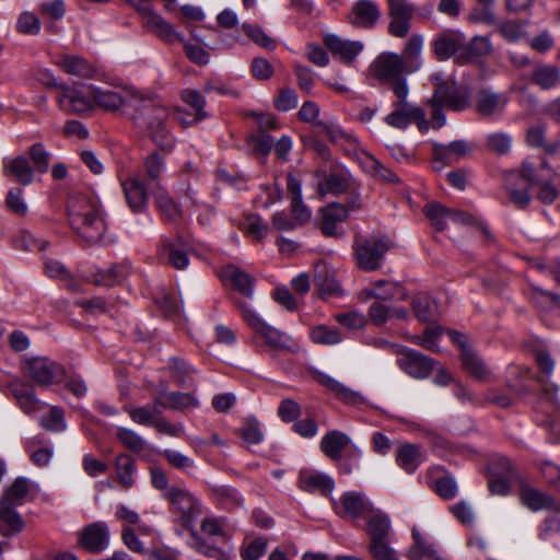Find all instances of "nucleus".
Returning a JSON list of instances; mask_svg holds the SVG:
<instances>
[{"label": "nucleus", "instance_id": "50", "mask_svg": "<svg viewBox=\"0 0 560 560\" xmlns=\"http://www.w3.org/2000/svg\"><path fill=\"white\" fill-rule=\"evenodd\" d=\"M127 411L133 422L141 425L153 427L158 419L156 416L162 412V408L156 406V404L153 401L152 405L130 408Z\"/></svg>", "mask_w": 560, "mask_h": 560}, {"label": "nucleus", "instance_id": "28", "mask_svg": "<svg viewBox=\"0 0 560 560\" xmlns=\"http://www.w3.org/2000/svg\"><path fill=\"white\" fill-rule=\"evenodd\" d=\"M365 520V530L370 540L385 539L389 537L392 524L386 513L377 509H373Z\"/></svg>", "mask_w": 560, "mask_h": 560}, {"label": "nucleus", "instance_id": "20", "mask_svg": "<svg viewBox=\"0 0 560 560\" xmlns=\"http://www.w3.org/2000/svg\"><path fill=\"white\" fill-rule=\"evenodd\" d=\"M2 173L11 180L16 182L18 186H28L34 182L35 177L33 166L23 155L7 160Z\"/></svg>", "mask_w": 560, "mask_h": 560}, {"label": "nucleus", "instance_id": "24", "mask_svg": "<svg viewBox=\"0 0 560 560\" xmlns=\"http://www.w3.org/2000/svg\"><path fill=\"white\" fill-rule=\"evenodd\" d=\"M358 161L363 171L380 182H387L392 184L399 183V177L385 165H383L375 156L368 152H362L358 156Z\"/></svg>", "mask_w": 560, "mask_h": 560}, {"label": "nucleus", "instance_id": "33", "mask_svg": "<svg viewBox=\"0 0 560 560\" xmlns=\"http://www.w3.org/2000/svg\"><path fill=\"white\" fill-rule=\"evenodd\" d=\"M350 443L349 436L334 430L325 434L320 441V451L332 460H340L346 446Z\"/></svg>", "mask_w": 560, "mask_h": 560}, {"label": "nucleus", "instance_id": "59", "mask_svg": "<svg viewBox=\"0 0 560 560\" xmlns=\"http://www.w3.org/2000/svg\"><path fill=\"white\" fill-rule=\"evenodd\" d=\"M45 272L49 278L68 281V288L72 291L78 289L77 283L71 279L68 269L58 260L47 259L45 261Z\"/></svg>", "mask_w": 560, "mask_h": 560}, {"label": "nucleus", "instance_id": "49", "mask_svg": "<svg viewBox=\"0 0 560 560\" xmlns=\"http://www.w3.org/2000/svg\"><path fill=\"white\" fill-rule=\"evenodd\" d=\"M160 255L164 257L171 266L179 270L185 269L189 264L187 253L176 247L170 241L163 242L160 248Z\"/></svg>", "mask_w": 560, "mask_h": 560}, {"label": "nucleus", "instance_id": "45", "mask_svg": "<svg viewBox=\"0 0 560 560\" xmlns=\"http://www.w3.org/2000/svg\"><path fill=\"white\" fill-rule=\"evenodd\" d=\"M460 360L464 369L475 378L485 381L490 375L489 369L471 348H464Z\"/></svg>", "mask_w": 560, "mask_h": 560}, {"label": "nucleus", "instance_id": "53", "mask_svg": "<svg viewBox=\"0 0 560 560\" xmlns=\"http://www.w3.org/2000/svg\"><path fill=\"white\" fill-rule=\"evenodd\" d=\"M178 42L182 43L186 57L198 66H206L210 61L209 52L199 44L190 43L183 35L178 36Z\"/></svg>", "mask_w": 560, "mask_h": 560}, {"label": "nucleus", "instance_id": "7", "mask_svg": "<svg viewBox=\"0 0 560 560\" xmlns=\"http://www.w3.org/2000/svg\"><path fill=\"white\" fill-rule=\"evenodd\" d=\"M23 370L31 380L44 386L61 382L66 374L62 365L46 357L26 359Z\"/></svg>", "mask_w": 560, "mask_h": 560}, {"label": "nucleus", "instance_id": "6", "mask_svg": "<svg viewBox=\"0 0 560 560\" xmlns=\"http://www.w3.org/2000/svg\"><path fill=\"white\" fill-rule=\"evenodd\" d=\"M388 248V241L384 237H355L353 242V255L357 266L364 271L380 269Z\"/></svg>", "mask_w": 560, "mask_h": 560}, {"label": "nucleus", "instance_id": "15", "mask_svg": "<svg viewBox=\"0 0 560 560\" xmlns=\"http://www.w3.org/2000/svg\"><path fill=\"white\" fill-rule=\"evenodd\" d=\"M141 18L144 27L154 33L158 37L166 43H174L182 36L159 13H156L150 5L141 8Z\"/></svg>", "mask_w": 560, "mask_h": 560}, {"label": "nucleus", "instance_id": "11", "mask_svg": "<svg viewBox=\"0 0 560 560\" xmlns=\"http://www.w3.org/2000/svg\"><path fill=\"white\" fill-rule=\"evenodd\" d=\"M91 85L85 89L59 86L57 102L61 110L69 114H82L93 107V98L90 94Z\"/></svg>", "mask_w": 560, "mask_h": 560}, {"label": "nucleus", "instance_id": "29", "mask_svg": "<svg viewBox=\"0 0 560 560\" xmlns=\"http://www.w3.org/2000/svg\"><path fill=\"white\" fill-rule=\"evenodd\" d=\"M423 460V454L416 444L404 443L396 448V464L408 474L415 472Z\"/></svg>", "mask_w": 560, "mask_h": 560}, {"label": "nucleus", "instance_id": "5", "mask_svg": "<svg viewBox=\"0 0 560 560\" xmlns=\"http://www.w3.org/2000/svg\"><path fill=\"white\" fill-rule=\"evenodd\" d=\"M370 71L383 84H388L394 92L397 82H407L404 73H408V66L401 55L392 51L380 54L370 66Z\"/></svg>", "mask_w": 560, "mask_h": 560}, {"label": "nucleus", "instance_id": "46", "mask_svg": "<svg viewBox=\"0 0 560 560\" xmlns=\"http://www.w3.org/2000/svg\"><path fill=\"white\" fill-rule=\"evenodd\" d=\"M7 209L18 218H23L28 213V205L24 196L23 186H12L5 195Z\"/></svg>", "mask_w": 560, "mask_h": 560}, {"label": "nucleus", "instance_id": "27", "mask_svg": "<svg viewBox=\"0 0 560 560\" xmlns=\"http://www.w3.org/2000/svg\"><path fill=\"white\" fill-rule=\"evenodd\" d=\"M320 214L323 233L326 236H337V225L347 219L348 210L340 203H330L320 209Z\"/></svg>", "mask_w": 560, "mask_h": 560}, {"label": "nucleus", "instance_id": "2", "mask_svg": "<svg viewBox=\"0 0 560 560\" xmlns=\"http://www.w3.org/2000/svg\"><path fill=\"white\" fill-rule=\"evenodd\" d=\"M68 220L72 231L85 246L106 242L107 224L97 198L84 194L71 196L68 201Z\"/></svg>", "mask_w": 560, "mask_h": 560}, {"label": "nucleus", "instance_id": "4", "mask_svg": "<svg viewBox=\"0 0 560 560\" xmlns=\"http://www.w3.org/2000/svg\"><path fill=\"white\" fill-rule=\"evenodd\" d=\"M245 322L261 337L266 343L277 351L298 352L299 343L288 334L265 323L245 302H236Z\"/></svg>", "mask_w": 560, "mask_h": 560}, {"label": "nucleus", "instance_id": "63", "mask_svg": "<svg viewBox=\"0 0 560 560\" xmlns=\"http://www.w3.org/2000/svg\"><path fill=\"white\" fill-rule=\"evenodd\" d=\"M242 439L249 445L258 444L264 439L259 422L254 418L245 420L241 429Z\"/></svg>", "mask_w": 560, "mask_h": 560}, {"label": "nucleus", "instance_id": "25", "mask_svg": "<svg viewBox=\"0 0 560 560\" xmlns=\"http://www.w3.org/2000/svg\"><path fill=\"white\" fill-rule=\"evenodd\" d=\"M535 360L539 371L541 372V375L537 377V381L541 384L546 397L553 401L556 399L558 386L550 382L549 378L555 369V361L549 355V353L545 351H537L535 354Z\"/></svg>", "mask_w": 560, "mask_h": 560}, {"label": "nucleus", "instance_id": "16", "mask_svg": "<svg viewBox=\"0 0 560 560\" xmlns=\"http://www.w3.org/2000/svg\"><path fill=\"white\" fill-rule=\"evenodd\" d=\"M381 19V10L373 0H358L349 13V22L355 27L373 28Z\"/></svg>", "mask_w": 560, "mask_h": 560}, {"label": "nucleus", "instance_id": "57", "mask_svg": "<svg viewBox=\"0 0 560 560\" xmlns=\"http://www.w3.org/2000/svg\"><path fill=\"white\" fill-rule=\"evenodd\" d=\"M424 213L435 230L443 231L446 228V221L448 220V209L441 203L433 202L427 205L424 208Z\"/></svg>", "mask_w": 560, "mask_h": 560}, {"label": "nucleus", "instance_id": "36", "mask_svg": "<svg viewBox=\"0 0 560 560\" xmlns=\"http://www.w3.org/2000/svg\"><path fill=\"white\" fill-rule=\"evenodd\" d=\"M31 480L25 477H18L11 486L7 488L2 495V501L9 506L22 505L28 497L31 490Z\"/></svg>", "mask_w": 560, "mask_h": 560}, {"label": "nucleus", "instance_id": "37", "mask_svg": "<svg viewBox=\"0 0 560 560\" xmlns=\"http://www.w3.org/2000/svg\"><path fill=\"white\" fill-rule=\"evenodd\" d=\"M153 196L156 202V207L165 220L175 222L182 217V210L179 206L159 184L155 186Z\"/></svg>", "mask_w": 560, "mask_h": 560}, {"label": "nucleus", "instance_id": "58", "mask_svg": "<svg viewBox=\"0 0 560 560\" xmlns=\"http://www.w3.org/2000/svg\"><path fill=\"white\" fill-rule=\"evenodd\" d=\"M311 339L315 343L332 346L339 343L342 340V337L337 329L319 325L312 328Z\"/></svg>", "mask_w": 560, "mask_h": 560}, {"label": "nucleus", "instance_id": "41", "mask_svg": "<svg viewBox=\"0 0 560 560\" xmlns=\"http://www.w3.org/2000/svg\"><path fill=\"white\" fill-rule=\"evenodd\" d=\"M517 176L515 173L506 177L505 190L509 195L510 201L520 209H525L530 203L532 195L529 186H522L521 182H515Z\"/></svg>", "mask_w": 560, "mask_h": 560}, {"label": "nucleus", "instance_id": "18", "mask_svg": "<svg viewBox=\"0 0 560 560\" xmlns=\"http://www.w3.org/2000/svg\"><path fill=\"white\" fill-rule=\"evenodd\" d=\"M470 150L471 145L465 140H456L448 145H435L433 166L440 171L444 165L453 164L467 155Z\"/></svg>", "mask_w": 560, "mask_h": 560}, {"label": "nucleus", "instance_id": "47", "mask_svg": "<svg viewBox=\"0 0 560 560\" xmlns=\"http://www.w3.org/2000/svg\"><path fill=\"white\" fill-rule=\"evenodd\" d=\"M166 401L161 407L163 409L186 411L199 406L198 399L190 393L172 392L166 396Z\"/></svg>", "mask_w": 560, "mask_h": 560}, {"label": "nucleus", "instance_id": "39", "mask_svg": "<svg viewBox=\"0 0 560 560\" xmlns=\"http://www.w3.org/2000/svg\"><path fill=\"white\" fill-rule=\"evenodd\" d=\"M492 45L487 36H475L469 44L465 42L463 54L458 56V61L462 63L474 61L482 56L491 52Z\"/></svg>", "mask_w": 560, "mask_h": 560}, {"label": "nucleus", "instance_id": "10", "mask_svg": "<svg viewBox=\"0 0 560 560\" xmlns=\"http://www.w3.org/2000/svg\"><path fill=\"white\" fill-rule=\"evenodd\" d=\"M163 497L177 511L183 520L185 527H190L191 523L200 514V504L195 495L184 488L171 486Z\"/></svg>", "mask_w": 560, "mask_h": 560}, {"label": "nucleus", "instance_id": "62", "mask_svg": "<svg viewBox=\"0 0 560 560\" xmlns=\"http://www.w3.org/2000/svg\"><path fill=\"white\" fill-rule=\"evenodd\" d=\"M43 428L49 431L59 432L66 429L62 409L58 407H50L49 413L43 415L40 419Z\"/></svg>", "mask_w": 560, "mask_h": 560}, {"label": "nucleus", "instance_id": "38", "mask_svg": "<svg viewBox=\"0 0 560 560\" xmlns=\"http://www.w3.org/2000/svg\"><path fill=\"white\" fill-rule=\"evenodd\" d=\"M411 306L415 317L421 322H433L438 318L436 302L425 293L416 294L412 298Z\"/></svg>", "mask_w": 560, "mask_h": 560}, {"label": "nucleus", "instance_id": "19", "mask_svg": "<svg viewBox=\"0 0 560 560\" xmlns=\"http://www.w3.org/2000/svg\"><path fill=\"white\" fill-rule=\"evenodd\" d=\"M128 207L136 213L142 212L148 207V191L141 179L136 176H129L121 182Z\"/></svg>", "mask_w": 560, "mask_h": 560}, {"label": "nucleus", "instance_id": "48", "mask_svg": "<svg viewBox=\"0 0 560 560\" xmlns=\"http://www.w3.org/2000/svg\"><path fill=\"white\" fill-rule=\"evenodd\" d=\"M538 539L546 546L557 548L560 539V520L547 517L538 526Z\"/></svg>", "mask_w": 560, "mask_h": 560}, {"label": "nucleus", "instance_id": "12", "mask_svg": "<svg viewBox=\"0 0 560 560\" xmlns=\"http://www.w3.org/2000/svg\"><path fill=\"white\" fill-rule=\"evenodd\" d=\"M397 364L409 376L425 378L433 371L435 362L416 350L399 348Z\"/></svg>", "mask_w": 560, "mask_h": 560}, {"label": "nucleus", "instance_id": "3", "mask_svg": "<svg viewBox=\"0 0 560 560\" xmlns=\"http://www.w3.org/2000/svg\"><path fill=\"white\" fill-rule=\"evenodd\" d=\"M396 101L390 105V112L384 117V122L395 129L406 130L410 125H416L420 132L429 130V121L422 107L408 101L409 86L404 81L394 86Z\"/></svg>", "mask_w": 560, "mask_h": 560}, {"label": "nucleus", "instance_id": "31", "mask_svg": "<svg viewBox=\"0 0 560 560\" xmlns=\"http://www.w3.org/2000/svg\"><path fill=\"white\" fill-rule=\"evenodd\" d=\"M25 522L14 506L5 505L2 501V550L9 546L4 538H11L23 532Z\"/></svg>", "mask_w": 560, "mask_h": 560}, {"label": "nucleus", "instance_id": "35", "mask_svg": "<svg viewBox=\"0 0 560 560\" xmlns=\"http://www.w3.org/2000/svg\"><path fill=\"white\" fill-rule=\"evenodd\" d=\"M508 104V97L491 91H481L477 97L476 106L483 116L500 114Z\"/></svg>", "mask_w": 560, "mask_h": 560}, {"label": "nucleus", "instance_id": "17", "mask_svg": "<svg viewBox=\"0 0 560 560\" xmlns=\"http://www.w3.org/2000/svg\"><path fill=\"white\" fill-rule=\"evenodd\" d=\"M299 486L303 491L319 492L327 495L332 492L335 481L327 474L305 468L299 474Z\"/></svg>", "mask_w": 560, "mask_h": 560}, {"label": "nucleus", "instance_id": "56", "mask_svg": "<svg viewBox=\"0 0 560 560\" xmlns=\"http://www.w3.org/2000/svg\"><path fill=\"white\" fill-rule=\"evenodd\" d=\"M369 551L374 560H399L397 552L389 545V539L370 540Z\"/></svg>", "mask_w": 560, "mask_h": 560}, {"label": "nucleus", "instance_id": "52", "mask_svg": "<svg viewBox=\"0 0 560 560\" xmlns=\"http://www.w3.org/2000/svg\"><path fill=\"white\" fill-rule=\"evenodd\" d=\"M545 127L535 126L528 129L527 131V143L532 147L540 148L548 154H555L559 147V142L547 143L545 141Z\"/></svg>", "mask_w": 560, "mask_h": 560}, {"label": "nucleus", "instance_id": "43", "mask_svg": "<svg viewBox=\"0 0 560 560\" xmlns=\"http://www.w3.org/2000/svg\"><path fill=\"white\" fill-rule=\"evenodd\" d=\"M129 275V266L126 262L114 264L107 269L100 270L94 275V282L97 285L113 287L120 283Z\"/></svg>", "mask_w": 560, "mask_h": 560}, {"label": "nucleus", "instance_id": "60", "mask_svg": "<svg viewBox=\"0 0 560 560\" xmlns=\"http://www.w3.org/2000/svg\"><path fill=\"white\" fill-rule=\"evenodd\" d=\"M28 154L34 163V171L46 173L49 168L50 153L42 143H35L28 149Z\"/></svg>", "mask_w": 560, "mask_h": 560}, {"label": "nucleus", "instance_id": "54", "mask_svg": "<svg viewBox=\"0 0 560 560\" xmlns=\"http://www.w3.org/2000/svg\"><path fill=\"white\" fill-rule=\"evenodd\" d=\"M14 396L25 412L30 413L46 407L43 402L36 399L34 390L31 387L23 386L14 389Z\"/></svg>", "mask_w": 560, "mask_h": 560}, {"label": "nucleus", "instance_id": "9", "mask_svg": "<svg viewBox=\"0 0 560 560\" xmlns=\"http://www.w3.org/2000/svg\"><path fill=\"white\" fill-rule=\"evenodd\" d=\"M374 509L366 497L357 491L343 492L340 498L334 501V511L338 516L348 521H357L366 517Z\"/></svg>", "mask_w": 560, "mask_h": 560}, {"label": "nucleus", "instance_id": "14", "mask_svg": "<svg viewBox=\"0 0 560 560\" xmlns=\"http://www.w3.org/2000/svg\"><path fill=\"white\" fill-rule=\"evenodd\" d=\"M79 545L92 552L100 553L109 545V529L104 522H94L85 526L79 535Z\"/></svg>", "mask_w": 560, "mask_h": 560}, {"label": "nucleus", "instance_id": "51", "mask_svg": "<svg viewBox=\"0 0 560 560\" xmlns=\"http://www.w3.org/2000/svg\"><path fill=\"white\" fill-rule=\"evenodd\" d=\"M117 478L125 489H129L135 483L133 474L136 471V465L133 459L121 454L116 459Z\"/></svg>", "mask_w": 560, "mask_h": 560}, {"label": "nucleus", "instance_id": "34", "mask_svg": "<svg viewBox=\"0 0 560 560\" xmlns=\"http://www.w3.org/2000/svg\"><path fill=\"white\" fill-rule=\"evenodd\" d=\"M316 378L322 385L332 390L336 394L337 398L341 399L347 404L358 405L363 401V397L360 393L347 387L342 383L338 382L337 380L332 378L331 376L325 373H317Z\"/></svg>", "mask_w": 560, "mask_h": 560}, {"label": "nucleus", "instance_id": "40", "mask_svg": "<svg viewBox=\"0 0 560 560\" xmlns=\"http://www.w3.org/2000/svg\"><path fill=\"white\" fill-rule=\"evenodd\" d=\"M57 65L67 73L82 78H92L95 69L85 59L74 55L61 57Z\"/></svg>", "mask_w": 560, "mask_h": 560}, {"label": "nucleus", "instance_id": "61", "mask_svg": "<svg viewBox=\"0 0 560 560\" xmlns=\"http://www.w3.org/2000/svg\"><path fill=\"white\" fill-rule=\"evenodd\" d=\"M243 32L258 46L265 49H273L276 47V42L269 37L265 31L252 24H243Z\"/></svg>", "mask_w": 560, "mask_h": 560}, {"label": "nucleus", "instance_id": "26", "mask_svg": "<svg viewBox=\"0 0 560 560\" xmlns=\"http://www.w3.org/2000/svg\"><path fill=\"white\" fill-rule=\"evenodd\" d=\"M364 293L369 298H373L382 301H389L394 299L406 300L407 292L397 282L388 280H377L372 282L369 288L364 290Z\"/></svg>", "mask_w": 560, "mask_h": 560}, {"label": "nucleus", "instance_id": "44", "mask_svg": "<svg viewBox=\"0 0 560 560\" xmlns=\"http://www.w3.org/2000/svg\"><path fill=\"white\" fill-rule=\"evenodd\" d=\"M422 47L423 36L420 34L411 35L405 44L401 56L402 58L406 57V59L409 61L407 63L408 73L416 72L422 67V61L420 59Z\"/></svg>", "mask_w": 560, "mask_h": 560}, {"label": "nucleus", "instance_id": "13", "mask_svg": "<svg viewBox=\"0 0 560 560\" xmlns=\"http://www.w3.org/2000/svg\"><path fill=\"white\" fill-rule=\"evenodd\" d=\"M431 45L439 60H447L455 54H463L465 36L458 30H444L434 37Z\"/></svg>", "mask_w": 560, "mask_h": 560}, {"label": "nucleus", "instance_id": "64", "mask_svg": "<svg viewBox=\"0 0 560 560\" xmlns=\"http://www.w3.org/2000/svg\"><path fill=\"white\" fill-rule=\"evenodd\" d=\"M183 101L189 105L191 108L196 110L195 121L203 119L207 114L203 110L206 106V100L203 96L196 90H185L182 93Z\"/></svg>", "mask_w": 560, "mask_h": 560}, {"label": "nucleus", "instance_id": "22", "mask_svg": "<svg viewBox=\"0 0 560 560\" xmlns=\"http://www.w3.org/2000/svg\"><path fill=\"white\" fill-rule=\"evenodd\" d=\"M222 281L232 285L246 298L253 296L254 278L234 265H228L220 272Z\"/></svg>", "mask_w": 560, "mask_h": 560}, {"label": "nucleus", "instance_id": "32", "mask_svg": "<svg viewBox=\"0 0 560 560\" xmlns=\"http://www.w3.org/2000/svg\"><path fill=\"white\" fill-rule=\"evenodd\" d=\"M287 187L291 194V210L295 220L301 223L308 221L311 218V211L303 203L301 182L293 175L289 174L287 178Z\"/></svg>", "mask_w": 560, "mask_h": 560}, {"label": "nucleus", "instance_id": "21", "mask_svg": "<svg viewBox=\"0 0 560 560\" xmlns=\"http://www.w3.org/2000/svg\"><path fill=\"white\" fill-rule=\"evenodd\" d=\"M325 44L334 55H338L341 61L348 66L353 63L364 47L360 40L343 39L335 34L327 35Z\"/></svg>", "mask_w": 560, "mask_h": 560}, {"label": "nucleus", "instance_id": "30", "mask_svg": "<svg viewBox=\"0 0 560 560\" xmlns=\"http://www.w3.org/2000/svg\"><path fill=\"white\" fill-rule=\"evenodd\" d=\"M521 500L526 508L534 512L539 510L560 511V505L555 502L551 495L534 488L523 489Z\"/></svg>", "mask_w": 560, "mask_h": 560}, {"label": "nucleus", "instance_id": "8", "mask_svg": "<svg viewBox=\"0 0 560 560\" xmlns=\"http://www.w3.org/2000/svg\"><path fill=\"white\" fill-rule=\"evenodd\" d=\"M389 22L388 33L396 38H405L411 30L416 7L410 0H386Z\"/></svg>", "mask_w": 560, "mask_h": 560}, {"label": "nucleus", "instance_id": "1", "mask_svg": "<svg viewBox=\"0 0 560 560\" xmlns=\"http://www.w3.org/2000/svg\"><path fill=\"white\" fill-rule=\"evenodd\" d=\"M90 94L93 105L104 110L114 112L124 107L135 126L143 128L159 149L170 152L174 148L176 140L168 127L170 110L160 102L130 89L118 91L91 85Z\"/></svg>", "mask_w": 560, "mask_h": 560}, {"label": "nucleus", "instance_id": "23", "mask_svg": "<svg viewBox=\"0 0 560 560\" xmlns=\"http://www.w3.org/2000/svg\"><path fill=\"white\" fill-rule=\"evenodd\" d=\"M413 545L408 549L406 557L409 560H443L435 544L423 536L417 528H412Z\"/></svg>", "mask_w": 560, "mask_h": 560}, {"label": "nucleus", "instance_id": "55", "mask_svg": "<svg viewBox=\"0 0 560 560\" xmlns=\"http://www.w3.org/2000/svg\"><path fill=\"white\" fill-rule=\"evenodd\" d=\"M348 188V180L339 174H330L318 183L317 189L320 195L341 194Z\"/></svg>", "mask_w": 560, "mask_h": 560}, {"label": "nucleus", "instance_id": "42", "mask_svg": "<svg viewBox=\"0 0 560 560\" xmlns=\"http://www.w3.org/2000/svg\"><path fill=\"white\" fill-rule=\"evenodd\" d=\"M532 81L542 90H550L560 84V69L552 65L537 66L532 73Z\"/></svg>", "mask_w": 560, "mask_h": 560}]
</instances>
